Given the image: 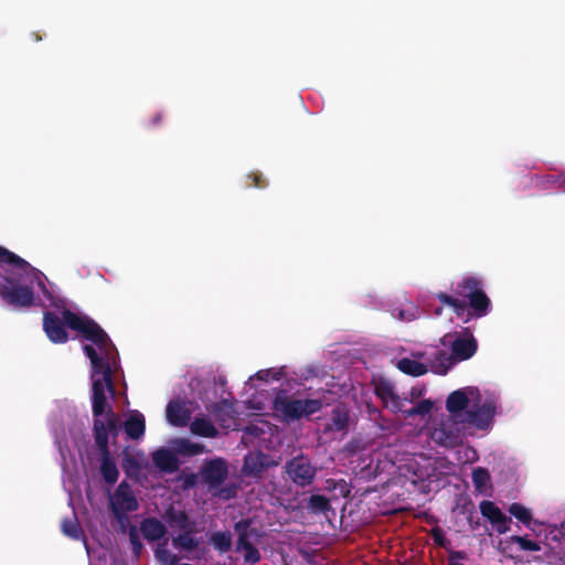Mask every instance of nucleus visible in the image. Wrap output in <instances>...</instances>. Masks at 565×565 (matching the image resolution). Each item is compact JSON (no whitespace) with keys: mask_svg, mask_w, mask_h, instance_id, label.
I'll list each match as a JSON object with an SVG mask.
<instances>
[{"mask_svg":"<svg viewBox=\"0 0 565 565\" xmlns=\"http://www.w3.org/2000/svg\"><path fill=\"white\" fill-rule=\"evenodd\" d=\"M285 469L288 478L299 487L311 484L317 473V468L305 456L287 461Z\"/></svg>","mask_w":565,"mask_h":565,"instance_id":"14","label":"nucleus"},{"mask_svg":"<svg viewBox=\"0 0 565 565\" xmlns=\"http://www.w3.org/2000/svg\"><path fill=\"white\" fill-rule=\"evenodd\" d=\"M89 565H122V563L107 547L98 545L96 547L84 541Z\"/></svg>","mask_w":565,"mask_h":565,"instance_id":"19","label":"nucleus"},{"mask_svg":"<svg viewBox=\"0 0 565 565\" xmlns=\"http://www.w3.org/2000/svg\"><path fill=\"white\" fill-rule=\"evenodd\" d=\"M0 296L13 308L31 306L52 307L56 312H45L43 329L54 343L67 341L65 326L77 332L85 355L90 363V382L95 369L105 373V382L114 388L119 371L118 352L107 333L92 319L72 311L42 271L24 259L0 248Z\"/></svg>","mask_w":565,"mask_h":565,"instance_id":"1","label":"nucleus"},{"mask_svg":"<svg viewBox=\"0 0 565 565\" xmlns=\"http://www.w3.org/2000/svg\"><path fill=\"white\" fill-rule=\"evenodd\" d=\"M105 373L95 369L93 373V413L95 417L94 433L96 444L100 449L99 470L104 481L115 484L119 477V470L115 459L110 456L107 444L109 436H116L120 427L118 416L109 408L108 399L114 396V388L110 390L105 382Z\"/></svg>","mask_w":565,"mask_h":565,"instance_id":"3","label":"nucleus"},{"mask_svg":"<svg viewBox=\"0 0 565 565\" xmlns=\"http://www.w3.org/2000/svg\"><path fill=\"white\" fill-rule=\"evenodd\" d=\"M267 430H270V426L268 423L263 422V420L256 422L255 424H250L249 426H247L245 428V431L247 434H253V435L264 434Z\"/></svg>","mask_w":565,"mask_h":565,"instance_id":"40","label":"nucleus"},{"mask_svg":"<svg viewBox=\"0 0 565 565\" xmlns=\"http://www.w3.org/2000/svg\"><path fill=\"white\" fill-rule=\"evenodd\" d=\"M281 380L285 386L290 385L291 377L286 366L264 369L250 375L244 385L245 392L250 393L246 406L258 412L265 411L269 405V394L263 386Z\"/></svg>","mask_w":565,"mask_h":565,"instance_id":"6","label":"nucleus"},{"mask_svg":"<svg viewBox=\"0 0 565 565\" xmlns=\"http://www.w3.org/2000/svg\"><path fill=\"white\" fill-rule=\"evenodd\" d=\"M190 430L192 434L201 437L214 438L217 436V429L205 417H195L190 425Z\"/></svg>","mask_w":565,"mask_h":565,"instance_id":"26","label":"nucleus"},{"mask_svg":"<svg viewBox=\"0 0 565 565\" xmlns=\"http://www.w3.org/2000/svg\"><path fill=\"white\" fill-rule=\"evenodd\" d=\"M55 443L58 447V451H60L61 459H62L63 486L68 491V493L72 495V489L68 483L71 482L72 471L76 465V460H75V457L71 454H70V457H67L65 448L58 438H56Z\"/></svg>","mask_w":565,"mask_h":565,"instance_id":"22","label":"nucleus"},{"mask_svg":"<svg viewBox=\"0 0 565 565\" xmlns=\"http://www.w3.org/2000/svg\"><path fill=\"white\" fill-rule=\"evenodd\" d=\"M202 478L211 490L216 489L227 476L226 462L221 458L206 461L201 470Z\"/></svg>","mask_w":565,"mask_h":565,"instance_id":"18","label":"nucleus"},{"mask_svg":"<svg viewBox=\"0 0 565 565\" xmlns=\"http://www.w3.org/2000/svg\"><path fill=\"white\" fill-rule=\"evenodd\" d=\"M211 542L215 550L225 553L231 548L232 536L228 532H216L212 535Z\"/></svg>","mask_w":565,"mask_h":565,"instance_id":"36","label":"nucleus"},{"mask_svg":"<svg viewBox=\"0 0 565 565\" xmlns=\"http://www.w3.org/2000/svg\"><path fill=\"white\" fill-rule=\"evenodd\" d=\"M198 476L195 473H190L184 477V487L192 488L196 484Z\"/></svg>","mask_w":565,"mask_h":565,"instance_id":"45","label":"nucleus"},{"mask_svg":"<svg viewBox=\"0 0 565 565\" xmlns=\"http://www.w3.org/2000/svg\"><path fill=\"white\" fill-rule=\"evenodd\" d=\"M62 531L66 536L73 540L83 537V531L76 520H64L62 522Z\"/></svg>","mask_w":565,"mask_h":565,"instance_id":"38","label":"nucleus"},{"mask_svg":"<svg viewBox=\"0 0 565 565\" xmlns=\"http://www.w3.org/2000/svg\"><path fill=\"white\" fill-rule=\"evenodd\" d=\"M500 391L490 386H465L452 391L446 398L449 416L430 418L420 434L430 444L444 448H455L462 444L465 434L461 424L487 435L500 414Z\"/></svg>","mask_w":565,"mask_h":565,"instance_id":"2","label":"nucleus"},{"mask_svg":"<svg viewBox=\"0 0 565 565\" xmlns=\"http://www.w3.org/2000/svg\"><path fill=\"white\" fill-rule=\"evenodd\" d=\"M168 521L171 526L179 529L180 531H186L193 529L188 515L182 511L170 510L168 512Z\"/></svg>","mask_w":565,"mask_h":565,"instance_id":"31","label":"nucleus"},{"mask_svg":"<svg viewBox=\"0 0 565 565\" xmlns=\"http://www.w3.org/2000/svg\"><path fill=\"white\" fill-rule=\"evenodd\" d=\"M367 408H369L370 414L377 413V409L375 407H372L369 405Z\"/></svg>","mask_w":565,"mask_h":565,"instance_id":"48","label":"nucleus"},{"mask_svg":"<svg viewBox=\"0 0 565 565\" xmlns=\"http://www.w3.org/2000/svg\"><path fill=\"white\" fill-rule=\"evenodd\" d=\"M192 413V403L178 396L168 403L166 418L171 426L184 427L188 425Z\"/></svg>","mask_w":565,"mask_h":565,"instance_id":"16","label":"nucleus"},{"mask_svg":"<svg viewBox=\"0 0 565 565\" xmlns=\"http://www.w3.org/2000/svg\"><path fill=\"white\" fill-rule=\"evenodd\" d=\"M237 551L243 554L246 562L256 563L260 558L258 550L244 537H239L237 543Z\"/></svg>","mask_w":565,"mask_h":565,"instance_id":"33","label":"nucleus"},{"mask_svg":"<svg viewBox=\"0 0 565 565\" xmlns=\"http://www.w3.org/2000/svg\"><path fill=\"white\" fill-rule=\"evenodd\" d=\"M440 312H441V309H439V308H437V309L435 310V315H436V316H439V315H440Z\"/></svg>","mask_w":565,"mask_h":565,"instance_id":"49","label":"nucleus"},{"mask_svg":"<svg viewBox=\"0 0 565 565\" xmlns=\"http://www.w3.org/2000/svg\"><path fill=\"white\" fill-rule=\"evenodd\" d=\"M418 316H419L418 309L415 306H413V305H409L405 309H395L393 311V317H395V318H397L398 320H402V321H413Z\"/></svg>","mask_w":565,"mask_h":565,"instance_id":"39","label":"nucleus"},{"mask_svg":"<svg viewBox=\"0 0 565 565\" xmlns=\"http://www.w3.org/2000/svg\"><path fill=\"white\" fill-rule=\"evenodd\" d=\"M514 540V535L499 540L497 546L498 551L509 558H516L519 556V550Z\"/></svg>","mask_w":565,"mask_h":565,"instance_id":"32","label":"nucleus"},{"mask_svg":"<svg viewBox=\"0 0 565 565\" xmlns=\"http://www.w3.org/2000/svg\"><path fill=\"white\" fill-rule=\"evenodd\" d=\"M551 178L554 179V175H552ZM552 182H558V186L565 189V171L558 175L557 180H552Z\"/></svg>","mask_w":565,"mask_h":565,"instance_id":"46","label":"nucleus"},{"mask_svg":"<svg viewBox=\"0 0 565 565\" xmlns=\"http://www.w3.org/2000/svg\"><path fill=\"white\" fill-rule=\"evenodd\" d=\"M267 466V458L260 452H249L244 460L243 471L248 476H258Z\"/></svg>","mask_w":565,"mask_h":565,"instance_id":"25","label":"nucleus"},{"mask_svg":"<svg viewBox=\"0 0 565 565\" xmlns=\"http://www.w3.org/2000/svg\"><path fill=\"white\" fill-rule=\"evenodd\" d=\"M288 386L275 391L271 399V409L276 418L290 424L318 413L323 403L318 397H301L288 395Z\"/></svg>","mask_w":565,"mask_h":565,"instance_id":"4","label":"nucleus"},{"mask_svg":"<svg viewBox=\"0 0 565 565\" xmlns=\"http://www.w3.org/2000/svg\"><path fill=\"white\" fill-rule=\"evenodd\" d=\"M457 292L469 300V305L477 317L489 312L490 300L481 289V281L476 277H463L457 285Z\"/></svg>","mask_w":565,"mask_h":565,"instance_id":"12","label":"nucleus"},{"mask_svg":"<svg viewBox=\"0 0 565 565\" xmlns=\"http://www.w3.org/2000/svg\"><path fill=\"white\" fill-rule=\"evenodd\" d=\"M508 512L511 516L515 518L518 521L524 524L525 527H527L536 537L542 536V531L539 530L537 526H544V540L551 537L553 541H558L562 536H565V522H562L559 525H557L535 520L533 519L532 510L522 503H511L508 508Z\"/></svg>","mask_w":565,"mask_h":565,"instance_id":"11","label":"nucleus"},{"mask_svg":"<svg viewBox=\"0 0 565 565\" xmlns=\"http://www.w3.org/2000/svg\"><path fill=\"white\" fill-rule=\"evenodd\" d=\"M108 509L118 529L125 533L130 525L129 514L139 509V501L132 488L122 481L108 493Z\"/></svg>","mask_w":565,"mask_h":565,"instance_id":"9","label":"nucleus"},{"mask_svg":"<svg viewBox=\"0 0 565 565\" xmlns=\"http://www.w3.org/2000/svg\"><path fill=\"white\" fill-rule=\"evenodd\" d=\"M127 531H129V540L132 545L134 552L136 555H138L141 551L142 545L139 540L137 527L130 524Z\"/></svg>","mask_w":565,"mask_h":565,"instance_id":"41","label":"nucleus"},{"mask_svg":"<svg viewBox=\"0 0 565 565\" xmlns=\"http://www.w3.org/2000/svg\"><path fill=\"white\" fill-rule=\"evenodd\" d=\"M443 345H450L451 352L444 349H435V360L430 363V371L438 375H445L455 363L470 359L477 351V341L469 332L459 335L446 334Z\"/></svg>","mask_w":565,"mask_h":565,"instance_id":"5","label":"nucleus"},{"mask_svg":"<svg viewBox=\"0 0 565 565\" xmlns=\"http://www.w3.org/2000/svg\"><path fill=\"white\" fill-rule=\"evenodd\" d=\"M254 182H255V186H263V184L260 183L259 181V177L258 175H254Z\"/></svg>","mask_w":565,"mask_h":565,"instance_id":"47","label":"nucleus"},{"mask_svg":"<svg viewBox=\"0 0 565 565\" xmlns=\"http://www.w3.org/2000/svg\"><path fill=\"white\" fill-rule=\"evenodd\" d=\"M407 469L418 479L438 480L441 476L452 475L455 465L445 458H430L423 454H414Z\"/></svg>","mask_w":565,"mask_h":565,"instance_id":"10","label":"nucleus"},{"mask_svg":"<svg viewBox=\"0 0 565 565\" xmlns=\"http://www.w3.org/2000/svg\"><path fill=\"white\" fill-rule=\"evenodd\" d=\"M200 544V540L193 535V529L183 531L172 539V545L179 551H192Z\"/></svg>","mask_w":565,"mask_h":565,"instance_id":"28","label":"nucleus"},{"mask_svg":"<svg viewBox=\"0 0 565 565\" xmlns=\"http://www.w3.org/2000/svg\"><path fill=\"white\" fill-rule=\"evenodd\" d=\"M374 391L376 396L383 403V406L393 413H402L405 418L413 416H426L430 414L434 403L424 398L417 403L416 406H406V397L397 395L394 385L385 379H377L374 381Z\"/></svg>","mask_w":565,"mask_h":565,"instance_id":"7","label":"nucleus"},{"mask_svg":"<svg viewBox=\"0 0 565 565\" xmlns=\"http://www.w3.org/2000/svg\"><path fill=\"white\" fill-rule=\"evenodd\" d=\"M140 532L147 541L152 542L164 537L167 529L158 519L147 518L140 523Z\"/></svg>","mask_w":565,"mask_h":565,"instance_id":"21","label":"nucleus"},{"mask_svg":"<svg viewBox=\"0 0 565 565\" xmlns=\"http://www.w3.org/2000/svg\"><path fill=\"white\" fill-rule=\"evenodd\" d=\"M480 513L492 525L499 534H505L511 529V518L508 516L494 502L481 501L479 504Z\"/></svg>","mask_w":565,"mask_h":565,"instance_id":"17","label":"nucleus"},{"mask_svg":"<svg viewBox=\"0 0 565 565\" xmlns=\"http://www.w3.org/2000/svg\"><path fill=\"white\" fill-rule=\"evenodd\" d=\"M122 467L128 476H136L139 472V466L132 457L127 456L124 459Z\"/></svg>","mask_w":565,"mask_h":565,"instance_id":"42","label":"nucleus"},{"mask_svg":"<svg viewBox=\"0 0 565 565\" xmlns=\"http://www.w3.org/2000/svg\"><path fill=\"white\" fill-rule=\"evenodd\" d=\"M154 556L163 565H177L179 562V557L167 548V542L157 546Z\"/></svg>","mask_w":565,"mask_h":565,"instance_id":"35","label":"nucleus"},{"mask_svg":"<svg viewBox=\"0 0 565 565\" xmlns=\"http://www.w3.org/2000/svg\"><path fill=\"white\" fill-rule=\"evenodd\" d=\"M423 395V388L413 387L409 393H407L404 397L407 398L406 405L412 404V406H416L418 402L423 401L420 397Z\"/></svg>","mask_w":565,"mask_h":565,"instance_id":"43","label":"nucleus"},{"mask_svg":"<svg viewBox=\"0 0 565 565\" xmlns=\"http://www.w3.org/2000/svg\"><path fill=\"white\" fill-rule=\"evenodd\" d=\"M125 433L130 439H140L145 434V416L139 411H130L124 424Z\"/></svg>","mask_w":565,"mask_h":565,"instance_id":"20","label":"nucleus"},{"mask_svg":"<svg viewBox=\"0 0 565 565\" xmlns=\"http://www.w3.org/2000/svg\"><path fill=\"white\" fill-rule=\"evenodd\" d=\"M173 449L183 456H195L205 451L202 444L193 443L186 438H179L172 441Z\"/></svg>","mask_w":565,"mask_h":565,"instance_id":"27","label":"nucleus"},{"mask_svg":"<svg viewBox=\"0 0 565 565\" xmlns=\"http://www.w3.org/2000/svg\"><path fill=\"white\" fill-rule=\"evenodd\" d=\"M152 461L162 471L171 472L178 468L175 456L166 448H160L152 454Z\"/></svg>","mask_w":565,"mask_h":565,"instance_id":"24","label":"nucleus"},{"mask_svg":"<svg viewBox=\"0 0 565 565\" xmlns=\"http://www.w3.org/2000/svg\"><path fill=\"white\" fill-rule=\"evenodd\" d=\"M437 298L440 300V302L446 305L451 312H455L457 316H461L465 312V301L448 296L446 294H438Z\"/></svg>","mask_w":565,"mask_h":565,"instance_id":"34","label":"nucleus"},{"mask_svg":"<svg viewBox=\"0 0 565 565\" xmlns=\"http://www.w3.org/2000/svg\"><path fill=\"white\" fill-rule=\"evenodd\" d=\"M349 423V413L345 408L337 407L331 415V423L329 424L330 430L342 431L347 428Z\"/></svg>","mask_w":565,"mask_h":565,"instance_id":"30","label":"nucleus"},{"mask_svg":"<svg viewBox=\"0 0 565 565\" xmlns=\"http://www.w3.org/2000/svg\"><path fill=\"white\" fill-rule=\"evenodd\" d=\"M226 493L223 494L225 498H228L230 497V491H225Z\"/></svg>","mask_w":565,"mask_h":565,"instance_id":"50","label":"nucleus"},{"mask_svg":"<svg viewBox=\"0 0 565 565\" xmlns=\"http://www.w3.org/2000/svg\"><path fill=\"white\" fill-rule=\"evenodd\" d=\"M435 360V349L431 351H418L412 358L405 356L397 361V367L405 374L412 376L424 375L430 370V363Z\"/></svg>","mask_w":565,"mask_h":565,"instance_id":"15","label":"nucleus"},{"mask_svg":"<svg viewBox=\"0 0 565 565\" xmlns=\"http://www.w3.org/2000/svg\"><path fill=\"white\" fill-rule=\"evenodd\" d=\"M465 558V554L462 552H454L450 554L448 565H462L459 559Z\"/></svg>","mask_w":565,"mask_h":565,"instance_id":"44","label":"nucleus"},{"mask_svg":"<svg viewBox=\"0 0 565 565\" xmlns=\"http://www.w3.org/2000/svg\"><path fill=\"white\" fill-rule=\"evenodd\" d=\"M472 482L476 491L482 495H491L492 483L490 473L482 467H477L472 470Z\"/></svg>","mask_w":565,"mask_h":565,"instance_id":"23","label":"nucleus"},{"mask_svg":"<svg viewBox=\"0 0 565 565\" xmlns=\"http://www.w3.org/2000/svg\"><path fill=\"white\" fill-rule=\"evenodd\" d=\"M247 408L246 401L244 404L232 403L226 399L210 405L206 409L214 420L225 429H239L241 428V408Z\"/></svg>","mask_w":565,"mask_h":565,"instance_id":"13","label":"nucleus"},{"mask_svg":"<svg viewBox=\"0 0 565 565\" xmlns=\"http://www.w3.org/2000/svg\"><path fill=\"white\" fill-rule=\"evenodd\" d=\"M374 391L376 396L383 403V406L393 413H402L405 418L413 416H426L430 414L434 403L424 398L417 403L416 406H406V397L397 395L394 385L385 379H377L374 381Z\"/></svg>","mask_w":565,"mask_h":565,"instance_id":"8","label":"nucleus"},{"mask_svg":"<svg viewBox=\"0 0 565 565\" xmlns=\"http://www.w3.org/2000/svg\"><path fill=\"white\" fill-rule=\"evenodd\" d=\"M308 509L312 513H326L327 511L330 510V502L323 495L313 494L309 498Z\"/></svg>","mask_w":565,"mask_h":565,"instance_id":"37","label":"nucleus"},{"mask_svg":"<svg viewBox=\"0 0 565 565\" xmlns=\"http://www.w3.org/2000/svg\"><path fill=\"white\" fill-rule=\"evenodd\" d=\"M519 552L537 553L543 548V541L540 537L533 539L530 534L514 535Z\"/></svg>","mask_w":565,"mask_h":565,"instance_id":"29","label":"nucleus"}]
</instances>
